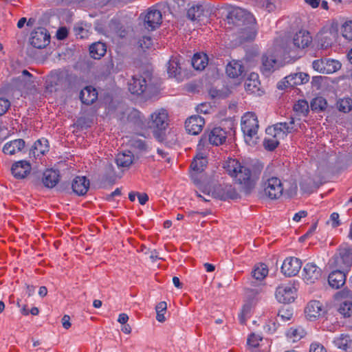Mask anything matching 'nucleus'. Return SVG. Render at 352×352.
Returning a JSON list of instances; mask_svg holds the SVG:
<instances>
[{
	"label": "nucleus",
	"instance_id": "obj_22",
	"mask_svg": "<svg viewBox=\"0 0 352 352\" xmlns=\"http://www.w3.org/2000/svg\"><path fill=\"white\" fill-rule=\"evenodd\" d=\"M89 187V180L86 177H76L72 182V188L74 193L79 196L87 193Z\"/></svg>",
	"mask_w": 352,
	"mask_h": 352
},
{
	"label": "nucleus",
	"instance_id": "obj_15",
	"mask_svg": "<svg viewBox=\"0 0 352 352\" xmlns=\"http://www.w3.org/2000/svg\"><path fill=\"white\" fill-rule=\"evenodd\" d=\"M301 267L302 262L299 258L289 257L284 261L281 266V272L285 276L291 277L296 276L299 272Z\"/></svg>",
	"mask_w": 352,
	"mask_h": 352
},
{
	"label": "nucleus",
	"instance_id": "obj_2",
	"mask_svg": "<svg viewBox=\"0 0 352 352\" xmlns=\"http://www.w3.org/2000/svg\"><path fill=\"white\" fill-rule=\"evenodd\" d=\"M223 168L230 176L235 178L245 195H248L252 192L256 178L252 175L248 167L242 166L237 160L230 158L225 162Z\"/></svg>",
	"mask_w": 352,
	"mask_h": 352
},
{
	"label": "nucleus",
	"instance_id": "obj_37",
	"mask_svg": "<svg viewBox=\"0 0 352 352\" xmlns=\"http://www.w3.org/2000/svg\"><path fill=\"white\" fill-rule=\"evenodd\" d=\"M327 102L322 97H316L314 98L310 103V107L312 111L316 112H321L326 109Z\"/></svg>",
	"mask_w": 352,
	"mask_h": 352
},
{
	"label": "nucleus",
	"instance_id": "obj_62",
	"mask_svg": "<svg viewBox=\"0 0 352 352\" xmlns=\"http://www.w3.org/2000/svg\"><path fill=\"white\" fill-rule=\"evenodd\" d=\"M317 227V223H315L311 226L309 230L302 236V238H307L309 235L312 234L316 230Z\"/></svg>",
	"mask_w": 352,
	"mask_h": 352
},
{
	"label": "nucleus",
	"instance_id": "obj_57",
	"mask_svg": "<svg viewBox=\"0 0 352 352\" xmlns=\"http://www.w3.org/2000/svg\"><path fill=\"white\" fill-rule=\"evenodd\" d=\"M167 309V304L164 301L159 302L155 307L156 312H165Z\"/></svg>",
	"mask_w": 352,
	"mask_h": 352
},
{
	"label": "nucleus",
	"instance_id": "obj_42",
	"mask_svg": "<svg viewBox=\"0 0 352 352\" xmlns=\"http://www.w3.org/2000/svg\"><path fill=\"white\" fill-rule=\"evenodd\" d=\"M263 338L255 333H251L248 338L247 344L250 348L253 351L254 349L259 346V341H262Z\"/></svg>",
	"mask_w": 352,
	"mask_h": 352
},
{
	"label": "nucleus",
	"instance_id": "obj_1",
	"mask_svg": "<svg viewBox=\"0 0 352 352\" xmlns=\"http://www.w3.org/2000/svg\"><path fill=\"white\" fill-rule=\"evenodd\" d=\"M227 23L229 25L228 28H232L234 26L240 27L248 25L241 28L240 39L241 41H248L253 40L256 36V31L252 27L256 23L254 16L247 10L234 8L230 10L226 17Z\"/></svg>",
	"mask_w": 352,
	"mask_h": 352
},
{
	"label": "nucleus",
	"instance_id": "obj_63",
	"mask_svg": "<svg viewBox=\"0 0 352 352\" xmlns=\"http://www.w3.org/2000/svg\"><path fill=\"white\" fill-rule=\"evenodd\" d=\"M307 3L312 8H317L319 6L320 0H305Z\"/></svg>",
	"mask_w": 352,
	"mask_h": 352
},
{
	"label": "nucleus",
	"instance_id": "obj_31",
	"mask_svg": "<svg viewBox=\"0 0 352 352\" xmlns=\"http://www.w3.org/2000/svg\"><path fill=\"white\" fill-rule=\"evenodd\" d=\"M335 344L346 352L352 351V338L349 334H341L334 340Z\"/></svg>",
	"mask_w": 352,
	"mask_h": 352
},
{
	"label": "nucleus",
	"instance_id": "obj_30",
	"mask_svg": "<svg viewBox=\"0 0 352 352\" xmlns=\"http://www.w3.org/2000/svg\"><path fill=\"white\" fill-rule=\"evenodd\" d=\"M287 82L292 87L307 82L309 79L308 74L302 72L294 73L287 76Z\"/></svg>",
	"mask_w": 352,
	"mask_h": 352
},
{
	"label": "nucleus",
	"instance_id": "obj_3",
	"mask_svg": "<svg viewBox=\"0 0 352 352\" xmlns=\"http://www.w3.org/2000/svg\"><path fill=\"white\" fill-rule=\"evenodd\" d=\"M258 127V121L255 113L248 112L242 117L241 129L243 132L246 143L250 146L256 144Z\"/></svg>",
	"mask_w": 352,
	"mask_h": 352
},
{
	"label": "nucleus",
	"instance_id": "obj_48",
	"mask_svg": "<svg viewBox=\"0 0 352 352\" xmlns=\"http://www.w3.org/2000/svg\"><path fill=\"white\" fill-rule=\"evenodd\" d=\"M140 47L145 50L148 49L153 44L152 39L150 36H143L142 38L139 41Z\"/></svg>",
	"mask_w": 352,
	"mask_h": 352
},
{
	"label": "nucleus",
	"instance_id": "obj_34",
	"mask_svg": "<svg viewBox=\"0 0 352 352\" xmlns=\"http://www.w3.org/2000/svg\"><path fill=\"white\" fill-rule=\"evenodd\" d=\"M208 58L206 54H195L192 58V65L197 70H203L208 65Z\"/></svg>",
	"mask_w": 352,
	"mask_h": 352
},
{
	"label": "nucleus",
	"instance_id": "obj_8",
	"mask_svg": "<svg viewBox=\"0 0 352 352\" xmlns=\"http://www.w3.org/2000/svg\"><path fill=\"white\" fill-rule=\"evenodd\" d=\"M334 265L342 270H348L352 265V248L341 247L334 257Z\"/></svg>",
	"mask_w": 352,
	"mask_h": 352
},
{
	"label": "nucleus",
	"instance_id": "obj_23",
	"mask_svg": "<svg viewBox=\"0 0 352 352\" xmlns=\"http://www.w3.org/2000/svg\"><path fill=\"white\" fill-rule=\"evenodd\" d=\"M346 281V275L341 269L333 271L328 277L329 285L334 289L343 286Z\"/></svg>",
	"mask_w": 352,
	"mask_h": 352
},
{
	"label": "nucleus",
	"instance_id": "obj_7",
	"mask_svg": "<svg viewBox=\"0 0 352 352\" xmlns=\"http://www.w3.org/2000/svg\"><path fill=\"white\" fill-rule=\"evenodd\" d=\"M261 62V72L267 77L282 66L281 63L277 60L276 56L269 52L262 55Z\"/></svg>",
	"mask_w": 352,
	"mask_h": 352
},
{
	"label": "nucleus",
	"instance_id": "obj_12",
	"mask_svg": "<svg viewBox=\"0 0 352 352\" xmlns=\"http://www.w3.org/2000/svg\"><path fill=\"white\" fill-rule=\"evenodd\" d=\"M296 291V288L291 284L279 285L276 288V298L281 303H291L295 299Z\"/></svg>",
	"mask_w": 352,
	"mask_h": 352
},
{
	"label": "nucleus",
	"instance_id": "obj_40",
	"mask_svg": "<svg viewBox=\"0 0 352 352\" xmlns=\"http://www.w3.org/2000/svg\"><path fill=\"white\" fill-rule=\"evenodd\" d=\"M337 107L340 111L346 113L352 110V100L349 98L340 99L337 102Z\"/></svg>",
	"mask_w": 352,
	"mask_h": 352
},
{
	"label": "nucleus",
	"instance_id": "obj_26",
	"mask_svg": "<svg viewBox=\"0 0 352 352\" xmlns=\"http://www.w3.org/2000/svg\"><path fill=\"white\" fill-rule=\"evenodd\" d=\"M217 190H219L218 197L220 199H236L239 197V195L235 188L230 185H226L225 186H219L217 188Z\"/></svg>",
	"mask_w": 352,
	"mask_h": 352
},
{
	"label": "nucleus",
	"instance_id": "obj_52",
	"mask_svg": "<svg viewBox=\"0 0 352 352\" xmlns=\"http://www.w3.org/2000/svg\"><path fill=\"white\" fill-rule=\"evenodd\" d=\"M67 30L65 28H60L58 30L56 33L57 38L59 40H63L67 36Z\"/></svg>",
	"mask_w": 352,
	"mask_h": 352
},
{
	"label": "nucleus",
	"instance_id": "obj_44",
	"mask_svg": "<svg viewBox=\"0 0 352 352\" xmlns=\"http://www.w3.org/2000/svg\"><path fill=\"white\" fill-rule=\"evenodd\" d=\"M342 36L348 40H352V21H346L342 26Z\"/></svg>",
	"mask_w": 352,
	"mask_h": 352
},
{
	"label": "nucleus",
	"instance_id": "obj_53",
	"mask_svg": "<svg viewBox=\"0 0 352 352\" xmlns=\"http://www.w3.org/2000/svg\"><path fill=\"white\" fill-rule=\"evenodd\" d=\"M61 322L63 327L65 329H69L72 326V323L70 322V317L68 315L63 316L61 320Z\"/></svg>",
	"mask_w": 352,
	"mask_h": 352
},
{
	"label": "nucleus",
	"instance_id": "obj_11",
	"mask_svg": "<svg viewBox=\"0 0 352 352\" xmlns=\"http://www.w3.org/2000/svg\"><path fill=\"white\" fill-rule=\"evenodd\" d=\"M313 68L322 74H332L341 68V64L333 59H318L313 62Z\"/></svg>",
	"mask_w": 352,
	"mask_h": 352
},
{
	"label": "nucleus",
	"instance_id": "obj_9",
	"mask_svg": "<svg viewBox=\"0 0 352 352\" xmlns=\"http://www.w3.org/2000/svg\"><path fill=\"white\" fill-rule=\"evenodd\" d=\"M294 118H290L289 122H278L266 129V133L275 138H283L294 129Z\"/></svg>",
	"mask_w": 352,
	"mask_h": 352
},
{
	"label": "nucleus",
	"instance_id": "obj_45",
	"mask_svg": "<svg viewBox=\"0 0 352 352\" xmlns=\"http://www.w3.org/2000/svg\"><path fill=\"white\" fill-rule=\"evenodd\" d=\"M129 122H133L135 125L140 126L142 123L140 113L137 110H133L128 116Z\"/></svg>",
	"mask_w": 352,
	"mask_h": 352
},
{
	"label": "nucleus",
	"instance_id": "obj_61",
	"mask_svg": "<svg viewBox=\"0 0 352 352\" xmlns=\"http://www.w3.org/2000/svg\"><path fill=\"white\" fill-rule=\"evenodd\" d=\"M129 320V316L126 314H120L118 317V321L121 324H126Z\"/></svg>",
	"mask_w": 352,
	"mask_h": 352
},
{
	"label": "nucleus",
	"instance_id": "obj_41",
	"mask_svg": "<svg viewBox=\"0 0 352 352\" xmlns=\"http://www.w3.org/2000/svg\"><path fill=\"white\" fill-rule=\"evenodd\" d=\"M180 67L175 59H171L168 63V73L170 76H176L180 74Z\"/></svg>",
	"mask_w": 352,
	"mask_h": 352
},
{
	"label": "nucleus",
	"instance_id": "obj_28",
	"mask_svg": "<svg viewBox=\"0 0 352 352\" xmlns=\"http://www.w3.org/2000/svg\"><path fill=\"white\" fill-rule=\"evenodd\" d=\"M226 74L230 78L241 76L244 72V67L239 61H232L226 66Z\"/></svg>",
	"mask_w": 352,
	"mask_h": 352
},
{
	"label": "nucleus",
	"instance_id": "obj_46",
	"mask_svg": "<svg viewBox=\"0 0 352 352\" xmlns=\"http://www.w3.org/2000/svg\"><path fill=\"white\" fill-rule=\"evenodd\" d=\"M278 139L274 136L273 138L265 139L263 142L265 148L270 151H274L279 144Z\"/></svg>",
	"mask_w": 352,
	"mask_h": 352
},
{
	"label": "nucleus",
	"instance_id": "obj_58",
	"mask_svg": "<svg viewBox=\"0 0 352 352\" xmlns=\"http://www.w3.org/2000/svg\"><path fill=\"white\" fill-rule=\"evenodd\" d=\"M331 219L333 221V227L336 228L340 225L338 213L333 212L331 214Z\"/></svg>",
	"mask_w": 352,
	"mask_h": 352
},
{
	"label": "nucleus",
	"instance_id": "obj_16",
	"mask_svg": "<svg viewBox=\"0 0 352 352\" xmlns=\"http://www.w3.org/2000/svg\"><path fill=\"white\" fill-rule=\"evenodd\" d=\"M302 276L307 284L314 283L322 276V270L314 263H309L303 268Z\"/></svg>",
	"mask_w": 352,
	"mask_h": 352
},
{
	"label": "nucleus",
	"instance_id": "obj_18",
	"mask_svg": "<svg viewBox=\"0 0 352 352\" xmlns=\"http://www.w3.org/2000/svg\"><path fill=\"white\" fill-rule=\"evenodd\" d=\"M204 124V119L201 116H192L186 120L185 128L189 134L197 135L202 131Z\"/></svg>",
	"mask_w": 352,
	"mask_h": 352
},
{
	"label": "nucleus",
	"instance_id": "obj_4",
	"mask_svg": "<svg viewBox=\"0 0 352 352\" xmlns=\"http://www.w3.org/2000/svg\"><path fill=\"white\" fill-rule=\"evenodd\" d=\"M151 117V120L148 122L149 128L153 130L154 137L162 142L166 138L168 113L166 110L160 109L153 113Z\"/></svg>",
	"mask_w": 352,
	"mask_h": 352
},
{
	"label": "nucleus",
	"instance_id": "obj_60",
	"mask_svg": "<svg viewBox=\"0 0 352 352\" xmlns=\"http://www.w3.org/2000/svg\"><path fill=\"white\" fill-rule=\"evenodd\" d=\"M307 215V212L305 210H302V211H300L298 213L295 214L293 219H294V221L298 222V221H300L301 218L305 217Z\"/></svg>",
	"mask_w": 352,
	"mask_h": 352
},
{
	"label": "nucleus",
	"instance_id": "obj_6",
	"mask_svg": "<svg viewBox=\"0 0 352 352\" xmlns=\"http://www.w3.org/2000/svg\"><path fill=\"white\" fill-rule=\"evenodd\" d=\"M141 17L143 18V25L144 28L148 31H153L162 23V13L154 7L148 8L144 16L141 14L140 18Z\"/></svg>",
	"mask_w": 352,
	"mask_h": 352
},
{
	"label": "nucleus",
	"instance_id": "obj_29",
	"mask_svg": "<svg viewBox=\"0 0 352 352\" xmlns=\"http://www.w3.org/2000/svg\"><path fill=\"white\" fill-rule=\"evenodd\" d=\"M260 81L256 73H251L245 82V88L248 92L254 94L259 91Z\"/></svg>",
	"mask_w": 352,
	"mask_h": 352
},
{
	"label": "nucleus",
	"instance_id": "obj_10",
	"mask_svg": "<svg viewBox=\"0 0 352 352\" xmlns=\"http://www.w3.org/2000/svg\"><path fill=\"white\" fill-rule=\"evenodd\" d=\"M50 42V35L43 28H38L31 33L30 43L35 48H44Z\"/></svg>",
	"mask_w": 352,
	"mask_h": 352
},
{
	"label": "nucleus",
	"instance_id": "obj_49",
	"mask_svg": "<svg viewBox=\"0 0 352 352\" xmlns=\"http://www.w3.org/2000/svg\"><path fill=\"white\" fill-rule=\"evenodd\" d=\"M10 107V102L3 98H0V116H3Z\"/></svg>",
	"mask_w": 352,
	"mask_h": 352
},
{
	"label": "nucleus",
	"instance_id": "obj_55",
	"mask_svg": "<svg viewBox=\"0 0 352 352\" xmlns=\"http://www.w3.org/2000/svg\"><path fill=\"white\" fill-rule=\"evenodd\" d=\"M288 80L287 79V76H285L282 80L278 82L277 88L280 90H283L287 87H292L290 85L287 83Z\"/></svg>",
	"mask_w": 352,
	"mask_h": 352
},
{
	"label": "nucleus",
	"instance_id": "obj_36",
	"mask_svg": "<svg viewBox=\"0 0 352 352\" xmlns=\"http://www.w3.org/2000/svg\"><path fill=\"white\" fill-rule=\"evenodd\" d=\"M116 162L119 167H129L133 163V155L130 151H128L127 153H118L116 158Z\"/></svg>",
	"mask_w": 352,
	"mask_h": 352
},
{
	"label": "nucleus",
	"instance_id": "obj_54",
	"mask_svg": "<svg viewBox=\"0 0 352 352\" xmlns=\"http://www.w3.org/2000/svg\"><path fill=\"white\" fill-rule=\"evenodd\" d=\"M287 336L298 339L302 338V336L298 333V330L296 329H290L287 332Z\"/></svg>",
	"mask_w": 352,
	"mask_h": 352
},
{
	"label": "nucleus",
	"instance_id": "obj_47",
	"mask_svg": "<svg viewBox=\"0 0 352 352\" xmlns=\"http://www.w3.org/2000/svg\"><path fill=\"white\" fill-rule=\"evenodd\" d=\"M74 31L75 34L80 38H85L89 36V30L85 29L82 24L75 26L74 28Z\"/></svg>",
	"mask_w": 352,
	"mask_h": 352
},
{
	"label": "nucleus",
	"instance_id": "obj_64",
	"mask_svg": "<svg viewBox=\"0 0 352 352\" xmlns=\"http://www.w3.org/2000/svg\"><path fill=\"white\" fill-rule=\"evenodd\" d=\"M156 319L160 322H164L166 320L164 312H157Z\"/></svg>",
	"mask_w": 352,
	"mask_h": 352
},
{
	"label": "nucleus",
	"instance_id": "obj_17",
	"mask_svg": "<svg viewBox=\"0 0 352 352\" xmlns=\"http://www.w3.org/2000/svg\"><path fill=\"white\" fill-rule=\"evenodd\" d=\"M150 81V78L133 76L129 82V90L133 94L141 95L146 91Z\"/></svg>",
	"mask_w": 352,
	"mask_h": 352
},
{
	"label": "nucleus",
	"instance_id": "obj_21",
	"mask_svg": "<svg viewBox=\"0 0 352 352\" xmlns=\"http://www.w3.org/2000/svg\"><path fill=\"white\" fill-rule=\"evenodd\" d=\"M211 144L219 146L223 144L227 138V132L221 127H214L205 136Z\"/></svg>",
	"mask_w": 352,
	"mask_h": 352
},
{
	"label": "nucleus",
	"instance_id": "obj_38",
	"mask_svg": "<svg viewBox=\"0 0 352 352\" xmlns=\"http://www.w3.org/2000/svg\"><path fill=\"white\" fill-rule=\"evenodd\" d=\"M47 151L46 144H43L41 140L35 142L33 148L30 151V155H33L34 157L38 156L39 155H44Z\"/></svg>",
	"mask_w": 352,
	"mask_h": 352
},
{
	"label": "nucleus",
	"instance_id": "obj_35",
	"mask_svg": "<svg viewBox=\"0 0 352 352\" xmlns=\"http://www.w3.org/2000/svg\"><path fill=\"white\" fill-rule=\"evenodd\" d=\"M208 162L207 159L203 154H197L193 159L190 167L195 171L202 172L206 166Z\"/></svg>",
	"mask_w": 352,
	"mask_h": 352
},
{
	"label": "nucleus",
	"instance_id": "obj_19",
	"mask_svg": "<svg viewBox=\"0 0 352 352\" xmlns=\"http://www.w3.org/2000/svg\"><path fill=\"white\" fill-rule=\"evenodd\" d=\"M305 313L308 319L314 320L322 316L325 313V308L320 302L311 300L307 304Z\"/></svg>",
	"mask_w": 352,
	"mask_h": 352
},
{
	"label": "nucleus",
	"instance_id": "obj_5",
	"mask_svg": "<svg viewBox=\"0 0 352 352\" xmlns=\"http://www.w3.org/2000/svg\"><path fill=\"white\" fill-rule=\"evenodd\" d=\"M262 188L265 195L270 199H277L283 195V184L278 177L263 176Z\"/></svg>",
	"mask_w": 352,
	"mask_h": 352
},
{
	"label": "nucleus",
	"instance_id": "obj_56",
	"mask_svg": "<svg viewBox=\"0 0 352 352\" xmlns=\"http://www.w3.org/2000/svg\"><path fill=\"white\" fill-rule=\"evenodd\" d=\"M258 293L259 292L257 289H248L246 290V296L248 298L251 300L255 298Z\"/></svg>",
	"mask_w": 352,
	"mask_h": 352
},
{
	"label": "nucleus",
	"instance_id": "obj_39",
	"mask_svg": "<svg viewBox=\"0 0 352 352\" xmlns=\"http://www.w3.org/2000/svg\"><path fill=\"white\" fill-rule=\"evenodd\" d=\"M268 270L265 264H261L252 272V277L256 280H261L267 275Z\"/></svg>",
	"mask_w": 352,
	"mask_h": 352
},
{
	"label": "nucleus",
	"instance_id": "obj_13",
	"mask_svg": "<svg viewBox=\"0 0 352 352\" xmlns=\"http://www.w3.org/2000/svg\"><path fill=\"white\" fill-rule=\"evenodd\" d=\"M312 38L309 32L305 30H300L293 37L292 41L289 43L291 50L304 49L311 43Z\"/></svg>",
	"mask_w": 352,
	"mask_h": 352
},
{
	"label": "nucleus",
	"instance_id": "obj_24",
	"mask_svg": "<svg viewBox=\"0 0 352 352\" xmlns=\"http://www.w3.org/2000/svg\"><path fill=\"white\" fill-rule=\"evenodd\" d=\"M97 98L98 92L96 89L91 86L85 87L80 93V99L81 102L87 105L93 104Z\"/></svg>",
	"mask_w": 352,
	"mask_h": 352
},
{
	"label": "nucleus",
	"instance_id": "obj_59",
	"mask_svg": "<svg viewBox=\"0 0 352 352\" xmlns=\"http://www.w3.org/2000/svg\"><path fill=\"white\" fill-rule=\"evenodd\" d=\"M139 202L141 205H144L148 200V196L146 193H137Z\"/></svg>",
	"mask_w": 352,
	"mask_h": 352
},
{
	"label": "nucleus",
	"instance_id": "obj_51",
	"mask_svg": "<svg viewBox=\"0 0 352 352\" xmlns=\"http://www.w3.org/2000/svg\"><path fill=\"white\" fill-rule=\"evenodd\" d=\"M309 352H327V350L322 344L313 343L310 346Z\"/></svg>",
	"mask_w": 352,
	"mask_h": 352
},
{
	"label": "nucleus",
	"instance_id": "obj_43",
	"mask_svg": "<svg viewBox=\"0 0 352 352\" xmlns=\"http://www.w3.org/2000/svg\"><path fill=\"white\" fill-rule=\"evenodd\" d=\"M309 104L306 100H301L298 101L294 106L295 111L306 115L309 112Z\"/></svg>",
	"mask_w": 352,
	"mask_h": 352
},
{
	"label": "nucleus",
	"instance_id": "obj_14",
	"mask_svg": "<svg viewBox=\"0 0 352 352\" xmlns=\"http://www.w3.org/2000/svg\"><path fill=\"white\" fill-rule=\"evenodd\" d=\"M349 296H351L350 292L345 290L338 292L336 294V298L337 299L344 298V300L340 303L338 311L344 318L350 317L352 314V299L347 298Z\"/></svg>",
	"mask_w": 352,
	"mask_h": 352
},
{
	"label": "nucleus",
	"instance_id": "obj_50",
	"mask_svg": "<svg viewBox=\"0 0 352 352\" xmlns=\"http://www.w3.org/2000/svg\"><path fill=\"white\" fill-rule=\"evenodd\" d=\"M292 317V314L289 311H279L278 318L282 321H287Z\"/></svg>",
	"mask_w": 352,
	"mask_h": 352
},
{
	"label": "nucleus",
	"instance_id": "obj_20",
	"mask_svg": "<svg viewBox=\"0 0 352 352\" xmlns=\"http://www.w3.org/2000/svg\"><path fill=\"white\" fill-rule=\"evenodd\" d=\"M31 170V165L26 160H21L14 163L11 168L12 174L18 179L25 178Z\"/></svg>",
	"mask_w": 352,
	"mask_h": 352
},
{
	"label": "nucleus",
	"instance_id": "obj_25",
	"mask_svg": "<svg viewBox=\"0 0 352 352\" xmlns=\"http://www.w3.org/2000/svg\"><path fill=\"white\" fill-rule=\"evenodd\" d=\"M59 177L58 170L48 169L43 173L42 182L45 187L53 188L58 184Z\"/></svg>",
	"mask_w": 352,
	"mask_h": 352
},
{
	"label": "nucleus",
	"instance_id": "obj_27",
	"mask_svg": "<svg viewBox=\"0 0 352 352\" xmlns=\"http://www.w3.org/2000/svg\"><path fill=\"white\" fill-rule=\"evenodd\" d=\"M25 144V141L23 139L14 140L4 145L3 152L7 155H14L24 148Z\"/></svg>",
	"mask_w": 352,
	"mask_h": 352
},
{
	"label": "nucleus",
	"instance_id": "obj_33",
	"mask_svg": "<svg viewBox=\"0 0 352 352\" xmlns=\"http://www.w3.org/2000/svg\"><path fill=\"white\" fill-rule=\"evenodd\" d=\"M204 16V10L202 6H192L187 11V16L191 21H197L200 22L203 21L202 17Z\"/></svg>",
	"mask_w": 352,
	"mask_h": 352
},
{
	"label": "nucleus",
	"instance_id": "obj_32",
	"mask_svg": "<svg viewBox=\"0 0 352 352\" xmlns=\"http://www.w3.org/2000/svg\"><path fill=\"white\" fill-rule=\"evenodd\" d=\"M107 52V46L104 43L96 42L89 47V53L94 59H100L104 56Z\"/></svg>",
	"mask_w": 352,
	"mask_h": 352
}]
</instances>
